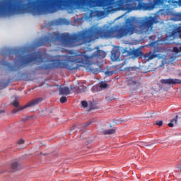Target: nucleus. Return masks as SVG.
<instances>
[{
  "label": "nucleus",
  "mask_w": 181,
  "mask_h": 181,
  "mask_svg": "<svg viewBox=\"0 0 181 181\" xmlns=\"http://www.w3.org/2000/svg\"><path fill=\"white\" fill-rule=\"evenodd\" d=\"M88 125H90V124H87V125H86V126H83V127H88Z\"/></svg>",
  "instance_id": "473e14b6"
},
{
  "label": "nucleus",
  "mask_w": 181,
  "mask_h": 181,
  "mask_svg": "<svg viewBox=\"0 0 181 181\" xmlns=\"http://www.w3.org/2000/svg\"><path fill=\"white\" fill-rule=\"evenodd\" d=\"M106 99H107V101H110V100H111V99H110L109 97H106Z\"/></svg>",
  "instance_id": "c756f323"
},
{
  "label": "nucleus",
  "mask_w": 181,
  "mask_h": 181,
  "mask_svg": "<svg viewBox=\"0 0 181 181\" xmlns=\"http://www.w3.org/2000/svg\"><path fill=\"white\" fill-rule=\"evenodd\" d=\"M11 168L13 171L19 170V169L22 168V165L19 164V163H18L17 161H14L11 163Z\"/></svg>",
  "instance_id": "ddd939ff"
},
{
  "label": "nucleus",
  "mask_w": 181,
  "mask_h": 181,
  "mask_svg": "<svg viewBox=\"0 0 181 181\" xmlns=\"http://www.w3.org/2000/svg\"><path fill=\"white\" fill-rule=\"evenodd\" d=\"M18 145H23V144H25V140L21 139L18 141Z\"/></svg>",
  "instance_id": "a878e982"
},
{
  "label": "nucleus",
  "mask_w": 181,
  "mask_h": 181,
  "mask_svg": "<svg viewBox=\"0 0 181 181\" xmlns=\"http://www.w3.org/2000/svg\"><path fill=\"white\" fill-rule=\"evenodd\" d=\"M70 88H71V90H73V87L71 86H70Z\"/></svg>",
  "instance_id": "72a5a7b5"
},
{
  "label": "nucleus",
  "mask_w": 181,
  "mask_h": 181,
  "mask_svg": "<svg viewBox=\"0 0 181 181\" xmlns=\"http://www.w3.org/2000/svg\"><path fill=\"white\" fill-rule=\"evenodd\" d=\"M156 49H154V52H149L148 53L144 54L142 49L141 48L133 49H124L122 51V54L124 57H131L132 59H141V57H144L145 60L149 62L150 60H153L156 57H160L159 54H156Z\"/></svg>",
  "instance_id": "20e7f679"
},
{
  "label": "nucleus",
  "mask_w": 181,
  "mask_h": 181,
  "mask_svg": "<svg viewBox=\"0 0 181 181\" xmlns=\"http://www.w3.org/2000/svg\"><path fill=\"white\" fill-rule=\"evenodd\" d=\"M100 88H107L108 87V84L107 83L101 82L100 83Z\"/></svg>",
  "instance_id": "6ab92c4d"
},
{
  "label": "nucleus",
  "mask_w": 181,
  "mask_h": 181,
  "mask_svg": "<svg viewBox=\"0 0 181 181\" xmlns=\"http://www.w3.org/2000/svg\"><path fill=\"white\" fill-rule=\"evenodd\" d=\"M116 130L115 129H110L107 130H104L103 132V135H112L113 134H115Z\"/></svg>",
  "instance_id": "2eb2a0df"
},
{
  "label": "nucleus",
  "mask_w": 181,
  "mask_h": 181,
  "mask_svg": "<svg viewBox=\"0 0 181 181\" xmlns=\"http://www.w3.org/2000/svg\"><path fill=\"white\" fill-rule=\"evenodd\" d=\"M59 101L62 103V104H64V103H67V98L66 96H62L61 97Z\"/></svg>",
  "instance_id": "a211bd4d"
},
{
  "label": "nucleus",
  "mask_w": 181,
  "mask_h": 181,
  "mask_svg": "<svg viewBox=\"0 0 181 181\" xmlns=\"http://www.w3.org/2000/svg\"><path fill=\"white\" fill-rule=\"evenodd\" d=\"M156 125H158V127H162L163 125V122L162 120L156 121Z\"/></svg>",
  "instance_id": "5701e85b"
},
{
  "label": "nucleus",
  "mask_w": 181,
  "mask_h": 181,
  "mask_svg": "<svg viewBox=\"0 0 181 181\" xmlns=\"http://www.w3.org/2000/svg\"><path fill=\"white\" fill-rule=\"evenodd\" d=\"M138 7L139 9H144V11H146L149 9V6L146 3H139Z\"/></svg>",
  "instance_id": "4468645a"
},
{
  "label": "nucleus",
  "mask_w": 181,
  "mask_h": 181,
  "mask_svg": "<svg viewBox=\"0 0 181 181\" xmlns=\"http://www.w3.org/2000/svg\"><path fill=\"white\" fill-rule=\"evenodd\" d=\"M178 45H180V52H181V44H178Z\"/></svg>",
  "instance_id": "7c9ffc66"
},
{
  "label": "nucleus",
  "mask_w": 181,
  "mask_h": 181,
  "mask_svg": "<svg viewBox=\"0 0 181 181\" xmlns=\"http://www.w3.org/2000/svg\"><path fill=\"white\" fill-rule=\"evenodd\" d=\"M135 2H141V0H119L117 2V5H118L119 8H124V6L132 5V4H135ZM165 2H168V0H154L155 5H163Z\"/></svg>",
  "instance_id": "39448f33"
},
{
  "label": "nucleus",
  "mask_w": 181,
  "mask_h": 181,
  "mask_svg": "<svg viewBox=\"0 0 181 181\" xmlns=\"http://www.w3.org/2000/svg\"><path fill=\"white\" fill-rule=\"evenodd\" d=\"M105 74L107 77V76H112L114 74V72L112 71H106L105 72Z\"/></svg>",
  "instance_id": "412c9836"
},
{
  "label": "nucleus",
  "mask_w": 181,
  "mask_h": 181,
  "mask_svg": "<svg viewBox=\"0 0 181 181\" xmlns=\"http://www.w3.org/2000/svg\"><path fill=\"white\" fill-rule=\"evenodd\" d=\"M134 84H136V82H134Z\"/></svg>",
  "instance_id": "f704fd0d"
},
{
  "label": "nucleus",
  "mask_w": 181,
  "mask_h": 181,
  "mask_svg": "<svg viewBox=\"0 0 181 181\" xmlns=\"http://www.w3.org/2000/svg\"><path fill=\"white\" fill-rule=\"evenodd\" d=\"M59 91V95H69L70 94V88L69 87H62L58 88Z\"/></svg>",
  "instance_id": "9b49d317"
},
{
  "label": "nucleus",
  "mask_w": 181,
  "mask_h": 181,
  "mask_svg": "<svg viewBox=\"0 0 181 181\" xmlns=\"http://www.w3.org/2000/svg\"><path fill=\"white\" fill-rule=\"evenodd\" d=\"M81 104L82 107H83L84 108H87V106L88 105V103H87V101H86V100H82L81 102Z\"/></svg>",
  "instance_id": "aec40b11"
},
{
  "label": "nucleus",
  "mask_w": 181,
  "mask_h": 181,
  "mask_svg": "<svg viewBox=\"0 0 181 181\" xmlns=\"http://www.w3.org/2000/svg\"><path fill=\"white\" fill-rule=\"evenodd\" d=\"M173 51L177 52V53H179V52H181L180 51V47L179 48L177 47H173Z\"/></svg>",
  "instance_id": "393cba45"
},
{
  "label": "nucleus",
  "mask_w": 181,
  "mask_h": 181,
  "mask_svg": "<svg viewBox=\"0 0 181 181\" xmlns=\"http://www.w3.org/2000/svg\"><path fill=\"white\" fill-rule=\"evenodd\" d=\"M5 113V110H0V114H4Z\"/></svg>",
  "instance_id": "c85d7f7f"
},
{
  "label": "nucleus",
  "mask_w": 181,
  "mask_h": 181,
  "mask_svg": "<svg viewBox=\"0 0 181 181\" xmlns=\"http://www.w3.org/2000/svg\"><path fill=\"white\" fill-rule=\"evenodd\" d=\"M176 124H177V116H176L175 119L170 121V122L168 124V127L173 128L174 125H176Z\"/></svg>",
  "instance_id": "dca6fc26"
},
{
  "label": "nucleus",
  "mask_w": 181,
  "mask_h": 181,
  "mask_svg": "<svg viewBox=\"0 0 181 181\" xmlns=\"http://www.w3.org/2000/svg\"><path fill=\"white\" fill-rule=\"evenodd\" d=\"M0 66H3V67H6L8 71H10V72L18 71V67L16 66L13 65L12 64L5 60L0 61Z\"/></svg>",
  "instance_id": "0eeeda50"
},
{
  "label": "nucleus",
  "mask_w": 181,
  "mask_h": 181,
  "mask_svg": "<svg viewBox=\"0 0 181 181\" xmlns=\"http://www.w3.org/2000/svg\"><path fill=\"white\" fill-rule=\"evenodd\" d=\"M13 106L19 107V102H18V100H15L14 102H13Z\"/></svg>",
  "instance_id": "b1692460"
},
{
  "label": "nucleus",
  "mask_w": 181,
  "mask_h": 181,
  "mask_svg": "<svg viewBox=\"0 0 181 181\" xmlns=\"http://www.w3.org/2000/svg\"><path fill=\"white\" fill-rule=\"evenodd\" d=\"M29 119V117H25L22 118V121H28Z\"/></svg>",
  "instance_id": "bb28decb"
},
{
  "label": "nucleus",
  "mask_w": 181,
  "mask_h": 181,
  "mask_svg": "<svg viewBox=\"0 0 181 181\" xmlns=\"http://www.w3.org/2000/svg\"><path fill=\"white\" fill-rule=\"evenodd\" d=\"M66 53L68 55H57L55 57L57 59L54 57H50L45 60L42 54L34 53L28 57L24 56L23 49L21 48L4 49L1 52L2 56H8L10 60H13V56H16L15 62H18V59H22L18 69L26 67L33 62H36L37 63H44L43 65L37 66L36 70L67 69L70 71H73V70L78 69L77 63H79L86 69L87 71H91L93 74L100 73V68H94L93 64L95 66L100 60H103L107 56V53L101 49H98L91 56L87 55L86 52H76L74 50H66Z\"/></svg>",
  "instance_id": "f257e3e1"
},
{
  "label": "nucleus",
  "mask_w": 181,
  "mask_h": 181,
  "mask_svg": "<svg viewBox=\"0 0 181 181\" xmlns=\"http://www.w3.org/2000/svg\"><path fill=\"white\" fill-rule=\"evenodd\" d=\"M9 83H11V79H8L7 83H4L3 81L0 82V87H3V88H5V87H8L9 85Z\"/></svg>",
  "instance_id": "f3484780"
},
{
  "label": "nucleus",
  "mask_w": 181,
  "mask_h": 181,
  "mask_svg": "<svg viewBox=\"0 0 181 181\" xmlns=\"http://www.w3.org/2000/svg\"><path fill=\"white\" fill-rule=\"evenodd\" d=\"M55 25H70V21L66 18H58L54 21Z\"/></svg>",
  "instance_id": "f8f14e48"
},
{
  "label": "nucleus",
  "mask_w": 181,
  "mask_h": 181,
  "mask_svg": "<svg viewBox=\"0 0 181 181\" xmlns=\"http://www.w3.org/2000/svg\"><path fill=\"white\" fill-rule=\"evenodd\" d=\"M181 81L176 78H168V79H161V84H166L167 86H175L176 84H180Z\"/></svg>",
  "instance_id": "6e6552de"
},
{
  "label": "nucleus",
  "mask_w": 181,
  "mask_h": 181,
  "mask_svg": "<svg viewBox=\"0 0 181 181\" xmlns=\"http://www.w3.org/2000/svg\"><path fill=\"white\" fill-rule=\"evenodd\" d=\"M175 19H177V21H181V13L175 14Z\"/></svg>",
  "instance_id": "4be33fe9"
},
{
  "label": "nucleus",
  "mask_w": 181,
  "mask_h": 181,
  "mask_svg": "<svg viewBox=\"0 0 181 181\" xmlns=\"http://www.w3.org/2000/svg\"><path fill=\"white\" fill-rule=\"evenodd\" d=\"M42 101H43V99L42 98L34 99L28 102L25 105L13 110V114H16V112H18V111H22V110H25V108H29L30 107H36V105H39V104H40Z\"/></svg>",
  "instance_id": "423d86ee"
},
{
  "label": "nucleus",
  "mask_w": 181,
  "mask_h": 181,
  "mask_svg": "<svg viewBox=\"0 0 181 181\" xmlns=\"http://www.w3.org/2000/svg\"><path fill=\"white\" fill-rule=\"evenodd\" d=\"M158 19L155 16L129 17L122 25H115L113 27L101 28L92 27L86 28L74 34H71V47L91 43L97 39H122L126 36L136 35H145L148 36L153 32V24L158 23Z\"/></svg>",
  "instance_id": "f03ea898"
},
{
  "label": "nucleus",
  "mask_w": 181,
  "mask_h": 181,
  "mask_svg": "<svg viewBox=\"0 0 181 181\" xmlns=\"http://www.w3.org/2000/svg\"><path fill=\"white\" fill-rule=\"evenodd\" d=\"M43 86V82L40 85V87H42Z\"/></svg>",
  "instance_id": "2f4dec72"
},
{
  "label": "nucleus",
  "mask_w": 181,
  "mask_h": 181,
  "mask_svg": "<svg viewBox=\"0 0 181 181\" xmlns=\"http://www.w3.org/2000/svg\"><path fill=\"white\" fill-rule=\"evenodd\" d=\"M169 36L173 39H176L177 37L181 39V24L178 27L175 28L172 32H170Z\"/></svg>",
  "instance_id": "1a4fd4ad"
},
{
  "label": "nucleus",
  "mask_w": 181,
  "mask_h": 181,
  "mask_svg": "<svg viewBox=\"0 0 181 181\" xmlns=\"http://www.w3.org/2000/svg\"><path fill=\"white\" fill-rule=\"evenodd\" d=\"M113 6L112 0H28L27 3L22 0V14L31 13L36 16L43 15L46 9L51 13L64 9H67L69 13L76 9H82L87 11L86 19H103L105 16V12H112Z\"/></svg>",
  "instance_id": "7ed1b4c3"
},
{
  "label": "nucleus",
  "mask_w": 181,
  "mask_h": 181,
  "mask_svg": "<svg viewBox=\"0 0 181 181\" xmlns=\"http://www.w3.org/2000/svg\"><path fill=\"white\" fill-rule=\"evenodd\" d=\"M176 168H177V169H180V170H181V163L177 164V166H176Z\"/></svg>",
  "instance_id": "cd10ccee"
},
{
  "label": "nucleus",
  "mask_w": 181,
  "mask_h": 181,
  "mask_svg": "<svg viewBox=\"0 0 181 181\" xmlns=\"http://www.w3.org/2000/svg\"><path fill=\"white\" fill-rule=\"evenodd\" d=\"M119 56H121V52L119 49H113L111 52V59L113 62H119L121 60V58H119Z\"/></svg>",
  "instance_id": "9d476101"
}]
</instances>
